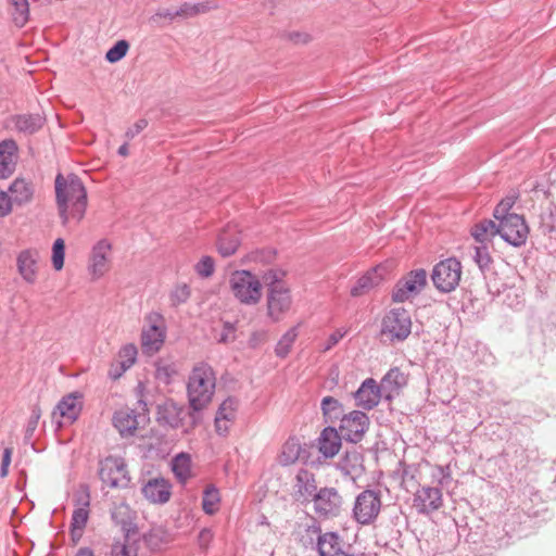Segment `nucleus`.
Returning a JSON list of instances; mask_svg holds the SVG:
<instances>
[{
	"mask_svg": "<svg viewBox=\"0 0 556 556\" xmlns=\"http://www.w3.org/2000/svg\"><path fill=\"white\" fill-rule=\"evenodd\" d=\"M130 541H126L123 544L115 543L112 546V556H137V549H132L129 546Z\"/></svg>",
	"mask_w": 556,
	"mask_h": 556,
	"instance_id": "obj_53",
	"label": "nucleus"
},
{
	"mask_svg": "<svg viewBox=\"0 0 556 556\" xmlns=\"http://www.w3.org/2000/svg\"><path fill=\"white\" fill-rule=\"evenodd\" d=\"M416 471L417 470L413 466L404 465L401 484L406 491H409V486L414 488L417 484Z\"/></svg>",
	"mask_w": 556,
	"mask_h": 556,
	"instance_id": "obj_51",
	"label": "nucleus"
},
{
	"mask_svg": "<svg viewBox=\"0 0 556 556\" xmlns=\"http://www.w3.org/2000/svg\"><path fill=\"white\" fill-rule=\"evenodd\" d=\"M214 260L211 256H203L195 265V271L199 276L207 278L214 273Z\"/></svg>",
	"mask_w": 556,
	"mask_h": 556,
	"instance_id": "obj_50",
	"label": "nucleus"
},
{
	"mask_svg": "<svg viewBox=\"0 0 556 556\" xmlns=\"http://www.w3.org/2000/svg\"><path fill=\"white\" fill-rule=\"evenodd\" d=\"M176 13H177V16H188V15L197 14L198 10L195 7L185 3L179 8V10H176Z\"/></svg>",
	"mask_w": 556,
	"mask_h": 556,
	"instance_id": "obj_59",
	"label": "nucleus"
},
{
	"mask_svg": "<svg viewBox=\"0 0 556 556\" xmlns=\"http://www.w3.org/2000/svg\"><path fill=\"white\" fill-rule=\"evenodd\" d=\"M540 229L544 235L556 230V206L548 205L540 215Z\"/></svg>",
	"mask_w": 556,
	"mask_h": 556,
	"instance_id": "obj_42",
	"label": "nucleus"
},
{
	"mask_svg": "<svg viewBox=\"0 0 556 556\" xmlns=\"http://www.w3.org/2000/svg\"><path fill=\"white\" fill-rule=\"evenodd\" d=\"M305 533H306V535L301 538V542L305 546L313 545L314 542H315V535L316 534H313L312 532L311 533L305 532Z\"/></svg>",
	"mask_w": 556,
	"mask_h": 556,
	"instance_id": "obj_63",
	"label": "nucleus"
},
{
	"mask_svg": "<svg viewBox=\"0 0 556 556\" xmlns=\"http://www.w3.org/2000/svg\"><path fill=\"white\" fill-rule=\"evenodd\" d=\"M70 534H71V540H72L73 545H76L80 541V539L83 536V529L73 528L71 526L70 527Z\"/></svg>",
	"mask_w": 556,
	"mask_h": 556,
	"instance_id": "obj_62",
	"label": "nucleus"
},
{
	"mask_svg": "<svg viewBox=\"0 0 556 556\" xmlns=\"http://www.w3.org/2000/svg\"><path fill=\"white\" fill-rule=\"evenodd\" d=\"M98 475L100 480L110 488H127L130 477L122 457L108 456L99 462Z\"/></svg>",
	"mask_w": 556,
	"mask_h": 556,
	"instance_id": "obj_8",
	"label": "nucleus"
},
{
	"mask_svg": "<svg viewBox=\"0 0 556 556\" xmlns=\"http://www.w3.org/2000/svg\"><path fill=\"white\" fill-rule=\"evenodd\" d=\"M186 410L173 400H166L156 407V421L160 426L177 429L182 426Z\"/></svg>",
	"mask_w": 556,
	"mask_h": 556,
	"instance_id": "obj_19",
	"label": "nucleus"
},
{
	"mask_svg": "<svg viewBox=\"0 0 556 556\" xmlns=\"http://www.w3.org/2000/svg\"><path fill=\"white\" fill-rule=\"evenodd\" d=\"M65 242L58 238L52 245V265L55 270H61L64 266Z\"/></svg>",
	"mask_w": 556,
	"mask_h": 556,
	"instance_id": "obj_45",
	"label": "nucleus"
},
{
	"mask_svg": "<svg viewBox=\"0 0 556 556\" xmlns=\"http://www.w3.org/2000/svg\"><path fill=\"white\" fill-rule=\"evenodd\" d=\"M299 336L298 327L290 328L278 341L275 348L276 356L285 358L291 351V348Z\"/></svg>",
	"mask_w": 556,
	"mask_h": 556,
	"instance_id": "obj_39",
	"label": "nucleus"
},
{
	"mask_svg": "<svg viewBox=\"0 0 556 556\" xmlns=\"http://www.w3.org/2000/svg\"><path fill=\"white\" fill-rule=\"evenodd\" d=\"M75 556H94V553L90 547H80Z\"/></svg>",
	"mask_w": 556,
	"mask_h": 556,
	"instance_id": "obj_64",
	"label": "nucleus"
},
{
	"mask_svg": "<svg viewBox=\"0 0 556 556\" xmlns=\"http://www.w3.org/2000/svg\"><path fill=\"white\" fill-rule=\"evenodd\" d=\"M370 426L369 417L362 410H352L342 416L339 431L343 440L351 443H358L363 440Z\"/></svg>",
	"mask_w": 556,
	"mask_h": 556,
	"instance_id": "obj_11",
	"label": "nucleus"
},
{
	"mask_svg": "<svg viewBox=\"0 0 556 556\" xmlns=\"http://www.w3.org/2000/svg\"><path fill=\"white\" fill-rule=\"evenodd\" d=\"M342 434L338 429L328 426L323 429L318 438V450L326 458H332L341 447Z\"/></svg>",
	"mask_w": 556,
	"mask_h": 556,
	"instance_id": "obj_25",
	"label": "nucleus"
},
{
	"mask_svg": "<svg viewBox=\"0 0 556 556\" xmlns=\"http://www.w3.org/2000/svg\"><path fill=\"white\" fill-rule=\"evenodd\" d=\"M149 327L142 330L141 344L142 349L148 354H153L160 351L165 340V328L161 327L163 324V316L159 313H151L147 317Z\"/></svg>",
	"mask_w": 556,
	"mask_h": 556,
	"instance_id": "obj_14",
	"label": "nucleus"
},
{
	"mask_svg": "<svg viewBox=\"0 0 556 556\" xmlns=\"http://www.w3.org/2000/svg\"><path fill=\"white\" fill-rule=\"evenodd\" d=\"M283 276L285 271L280 269H269L265 273L263 278L269 290L274 289L275 287H286V283L282 281Z\"/></svg>",
	"mask_w": 556,
	"mask_h": 556,
	"instance_id": "obj_49",
	"label": "nucleus"
},
{
	"mask_svg": "<svg viewBox=\"0 0 556 556\" xmlns=\"http://www.w3.org/2000/svg\"><path fill=\"white\" fill-rule=\"evenodd\" d=\"M40 416H41V410H40L39 406H34L31 409V415H30L27 426H26V430H25L26 439H30L33 437V434L38 426Z\"/></svg>",
	"mask_w": 556,
	"mask_h": 556,
	"instance_id": "obj_52",
	"label": "nucleus"
},
{
	"mask_svg": "<svg viewBox=\"0 0 556 556\" xmlns=\"http://www.w3.org/2000/svg\"><path fill=\"white\" fill-rule=\"evenodd\" d=\"M220 502L219 491L213 484L205 488L202 497V509L207 515H214L218 510Z\"/></svg>",
	"mask_w": 556,
	"mask_h": 556,
	"instance_id": "obj_38",
	"label": "nucleus"
},
{
	"mask_svg": "<svg viewBox=\"0 0 556 556\" xmlns=\"http://www.w3.org/2000/svg\"><path fill=\"white\" fill-rule=\"evenodd\" d=\"M84 506L85 507L76 508L73 511L71 520V526L73 528H79L83 530L85 529L89 518V510L86 508L89 506V495H87V500L85 501Z\"/></svg>",
	"mask_w": 556,
	"mask_h": 556,
	"instance_id": "obj_46",
	"label": "nucleus"
},
{
	"mask_svg": "<svg viewBox=\"0 0 556 556\" xmlns=\"http://www.w3.org/2000/svg\"><path fill=\"white\" fill-rule=\"evenodd\" d=\"M443 505L442 491L439 488L422 486L414 495V506L422 515H429Z\"/></svg>",
	"mask_w": 556,
	"mask_h": 556,
	"instance_id": "obj_16",
	"label": "nucleus"
},
{
	"mask_svg": "<svg viewBox=\"0 0 556 556\" xmlns=\"http://www.w3.org/2000/svg\"><path fill=\"white\" fill-rule=\"evenodd\" d=\"M216 377L213 368L206 363L197 365L188 380L187 391L191 412V427H195L200 421L198 413L204 409L214 395Z\"/></svg>",
	"mask_w": 556,
	"mask_h": 556,
	"instance_id": "obj_2",
	"label": "nucleus"
},
{
	"mask_svg": "<svg viewBox=\"0 0 556 556\" xmlns=\"http://www.w3.org/2000/svg\"><path fill=\"white\" fill-rule=\"evenodd\" d=\"M137 348L135 344H126L118 353V362L122 366V371H126L136 362Z\"/></svg>",
	"mask_w": 556,
	"mask_h": 556,
	"instance_id": "obj_43",
	"label": "nucleus"
},
{
	"mask_svg": "<svg viewBox=\"0 0 556 556\" xmlns=\"http://www.w3.org/2000/svg\"><path fill=\"white\" fill-rule=\"evenodd\" d=\"M83 394L78 391L63 396L58 403L53 415L59 412L60 416L66 418L70 422L78 419L83 409Z\"/></svg>",
	"mask_w": 556,
	"mask_h": 556,
	"instance_id": "obj_23",
	"label": "nucleus"
},
{
	"mask_svg": "<svg viewBox=\"0 0 556 556\" xmlns=\"http://www.w3.org/2000/svg\"><path fill=\"white\" fill-rule=\"evenodd\" d=\"M13 454L12 447H5L2 454L1 468H0V477L5 478L9 473V466L11 464V458Z\"/></svg>",
	"mask_w": 556,
	"mask_h": 556,
	"instance_id": "obj_57",
	"label": "nucleus"
},
{
	"mask_svg": "<svg viewBox=\"0 0 556 556\" xmlns=\"http://www.w3.org/2000/svg\"><path fill=\"white\" fill-rule=\"evenodd\" d=\"M230 288L235 296L243 304H256L262 296L258 278L249 270H236L230 277Z\"/></svg>",
	"mask_w": 556,
	"mask_h": 556,
	"instance_id": "obj_4",
	"label": "nucleus"
},
{
	"mask_svg": "<svg viewBox=\"0 0 556 556\" xmlns=\"http://www.w3.org/2000/svg\"><path fill=\"white\" fill-rule=\"evenodd\" d=\"M111 243L103 239L92 249V274L102 276L106 270V252L111 250Z\"/></svg>",
	"mask_w": 556,
	"mask_h": 556,
	"instance_id": "obj_31",
	"label": "nucleus"
},
{
	"mask_svg": "<svg viewBox=\"0 0 556 556\" xmlns=\"http://www.w3.org/2000/svg\"><path fill=\"white\" fill-rule=\"evenodd\" d=\"M147 126H148V121L146 118H140L131 127H129L127 129V131L125 132V137L128 140H131L137 135H139Z\"/></svg>",
	"mask_w": 556,
	"mask_h": 556,
	"instance_id": "obj_55",
	"label": "nucleus"
},
{
	"mask_svg": "<svg viewBox=\"0 0 556 556\" xmlns=\"http://www.w3.org/2000/svg\"><path fill=\"white\" fill-rule=\"evenodd\" d=\"M410 331V315L404 307L392 308L382 319L381 336L388 337L390 342L404 341Z\"/></svg>",
	"mask_w": 556,
	"mask_h": 556,
	"instance_id": "obj_6",
	"label": "nucleus"
},
{
	"mask_svg": "<svg viewBox=\"0 0 556 556\" xmlns=\"http://www.w3.org/2000/svg\"><path fill=\"white\" fill-rule=\"evenodd\" d=\"M389 273L387 264H379L364 274L351 289L352 296H361L379 286Z\"/></svg>",
	"mask_w": 556,
	"mask_h": 556,
	"instance_id": "obj_17",
	"label": "nucleus"
},
{
	"mask_svg": "<svg viewBox=\"0 0 556 556\" xmlns=\"http://www.w3.org/2000/svg\"><path fill=\"white\" fill-rule=\"evenodd\" d=\"M427 285V271L424 268L410 270L393 287L391 299L394 303H404L419 294Z\"/></svg>",
	"mask_w": 556,
	"mask_h": 556,
	"instance_id": "obj_9",
	"label": "nucleus"
},
{
	"mask_svg": "<svg viewBox=\"0 0 556 556\" xmlns=\"http://www.w3.org/2000/svg\"><path fill=\"white\" fill-rule=\"evenodd\" d=\"M407 379L403 371L399 367L391 368L382 378L381 384L379 386L382 391H399L401 388L406 386ZM387 400H392V394L386 395Z\"/></svg>",
	"mask_w": 556,
	"mask_h": 556,
	"instance_id": "obj_30",
	"label": "nucleus"
},
{
	"mask_svg": "<svg viewBox=\"0 0 556 556\" xmlns=\"http://www.w3.org/2000/svg\"><path fill=\"white\" fill-rule=\"evenodd\" d=\"M292 300L289 288L275 287L268 290L267 294V309L268 315L274 320H279L280 317L289 311Z\"/></svg>",
	"mask_w": 556,
	"mask_h": 556,
	"instance_id": "obj_18",
	"label": "nucleus"
},
{
	"mask_svg": "<svg viewBox=\"0 0 556 556\" xmlns=\"http://www.w3.org/2000/svg\"><path fill=\"white\" fill-rule=\"evenodd\" d=\"M129 49L128 41L122 39L114 43L113 47H111L105 54V59L110 63H116L121 61L127 53Z\"/></svg>",
	"mask_w": 556,
	"mask_h": 556,
	"instance_id": "obj_44",
	"label": "nucleus"
},
{
	"mask_svg": "<svg viewBox=\"0 0 556 556\" xmlns=\"http://www.w3.org/2000/svg\"><path fill=\"white\" fill-rule=\"evenodd\" d=\"M471 235L476 241L483 243L496 235L501 236L500 223L496 224L492 219H482L473 226Z\"/></svg>",
	"mask_w": 556,
	"mask_h": 556,
	"instance_id": "obj_33",
	"label": "nucleus"
},
{
	"mask_svg": "<svg viewBox=\"0 0 556 556\" xmlns=\"http://www.w3.org/2000/svg\"><path fill=\"white\" fill-rule=\"evenodd\" d=\"M142 539L146 546L155 552L160 551L168 542V533L162 527H154L144 533Z\"/></svg>",
	"mask_w": 556,
	"mask_h": 556,
	"instance_id": "obj_36",
	"label": "nucleus"
},
{
	"mask_svg": "<svg viewBox=\"0 0 556 556\" xmlns=\"http://www.w3.org/2000/svg\"><path fill=\"white\" fill-rule=\"evenodd\" d=\"M16 130L25 135H34L46 124V117L41 114H18L13 117Z\"/></svg>",
	"mask_w": 556,
	"mask_h": 556,
	"instance_id": "obj_26",
	"label": "nucleus"
},
{
	"mask_svg": "<svg viewBox=\"0 0 556 556\" xmlns=\"http://www.w3.org/2000/svg\"><path fill=\"white\" fill-rule=\"evenodd\" d=\"M111 518L116 526L121 527L126 541L138 534V527L135 522V511L127 504L115 506L111 513Z\"/></svg>",
	"mask_w": 556,
	"mask_h": 556,
	"instance_id": "obj_21",
	"label": "nucleus"
},
{
	"mask_svg": "<svg viewBox=\"0 0 556 556\" xmlns=\"http://www.w3.org/2000/svg\"><path fill=\"white\" fill-rule=\"evenodd\" d=\"M519 194L513 192L506 195L501 202L495 206L493 216L496 220L503 219L504 217H508V215H514L515 213H510L509 211L515 205Z\"/></svg>",
	"mask_w": 556,
	"mask_h": 556,
	"instance_id": "obj_41",
	"label": "nucleus"
},
{
	"mask_svg": "<svg viewBox=\"0 0 556 556\" xmlns=\"http://www.w3.org/2000/svg\"><path fill=\"white\" fill-rule=\"evenodd\" d=\"M462 277V264L455 257L439 262L432 270L431 279L434 287L442 293L456 289Z\"/></svg>",
	"mask_w": 556,
	"mask_h": 556,
	"instance_id": "obj_7",
	"label": "nucleus"
},
{
	"mask_svg": "<svg viewBox=\"0 0 556 556\" xmlns=\"http://www.w3.org/2000/svg\"><path fill=\"white\" fill-rule=\"evenodd\" d=\"M294 489V500L303 505L312 503L319 491L315 475L304 468L295 476Z\"/></svg>",
	"mask_w": 556,
	"mask_h": 556,
	"instance_id": "obj_15",
	"label": "nucleus"
},
{
	"mask_svg": "<svg viewBox=\"0 0 556 556\" xmlns=\"http://www.w3.org/2000/svg\"><path fill=\"white\" fill-rule=\"evenodd\" d=\"M381 506V491L366 489L355 498L353 517L357 523L368 526L377 519L380 514Z\"/></svg>",
	"mask_w": 556,
	"mask_h": 556,
	"instance_id": "obj_5",
	"label": "nucleus"
},
{
	"mask_svg": "<svg viewBox=\"0 0 556 556\" xmlns=\"http://www.w3.org/2000/svg\"><path fill=\"white\" fill-rule=\"evenodd\" d=\"M382 396V390L375 379L367 378L354 393L356 405L365 410L375 408Z\"/></svg>",
	"mask_w": 556,
	"mask_h": 556,
	"instance_id": "obj_20",
	"label": "nucleus"
},
{
	"mask_svg": "<svg viewBox=\"0 0 556 556\" xmlns=\"http://www.w3.org/2000/svg\"><path fill=\"white\" fill-rule=\"evenodd\" d=\"M314 513L321 519H330L341 514L343 497L333 486L319 488L317 496L312 502Z\"/></svg>",
	"mask_w": 556,
	"mask_h": 556,
	"instance_id": "obj_10",
	"label": "nucleus"
},
{
	"mask_svg": "<svg viewBox=\"0 0 556 556\" xmlns=\"http://www.w3.org/2000/svg\"><path fill=\"white\" fill-rule=\"evenodd\" d=\"M11 5L14 8L12 12L13 21L16 26L23 27L29 15V4L27 0H10Z\"/></svg>",
	"mask_w": 556,
	"mask_h": 556,
	"instance_id": "obj_40",
	"label": "nucleus"
},
{
	"mask_svg": "<svg viewBox=\"0 0 556 556\" xmlns=\"http://www.w3.org/2000/svg\"><path fill=\"white\" fill-rule=\"evenodd\" d=\"M37 252L25 250L17 256V268L22 277L29 283L36 280Z\"/></svg>",
	"mask_w": 556,
	"mask_h": 556,
	"instance_id": "obj_29",
	"label": "nucleus"
},
{
	"mask_svg": "<svg viewBox=\"0 0 556 556\" xmlns=\"http://www.w3.org/2000/svg\"><path fill=\"white\" fill-rule=\"evenodd\" d=\"M9 191L12 204L15 203L20 206L30 202L34 197L33 184L23 178H16L9 187Z\"/></svg>",
	"mask_w": 556,
	"mask_h": 556,
	"instance_id": "obj_28",
	"label": "nucleus"
},
{
	"mask_svg": "<svg viewBox=\"0 0 556 556\" xmlns=\"http://www.w3.org/2000/svg\"><path fill=\"white\" fill-rule=\"evenodd\" d=\"M235 332H236L235 325L229 323V321H225L224 323V327H223V331L220 333V337H219L218 341L220 343L233 342L236 340Z\"/></svg>",
	"mask_w": 556,
	"mask_h": 556,
	"instance_id": "obj_54",
	"label": "nucleus"
},
{
	"mask_svg": "<svg viewBox=\"0 0 556 556\" xmlns=\"http://www.w3.org/2000/svg\"><path fill=\"white\" fill-rule=\"evenodd\" d=\"M212 538H213V534L210 529H207V528L202 529L199 533L200 546H202V547L206 546L208 544V542L212 540Z\"/></svg>",
	"mask_w": 556,
	"mask_h": 556,
	"instance_id": "obj_60",
	"label": "nucleus"
},
{
	"mask_svg": "<svg viewBox=\"0 0 556 556\" xmlns=\"http://www.w3.org/2000/svg\"><path fill=\"white\" fill-rule=\"evenodd\" d=\"M498 222L501 238L504 241L516 248L526 244L530 229L522 215H508V217H504Z\"/></svg>",
	"mask_w": 556,
	"mask_h": 556,
	"instance_id": "obj_12",
	"label": "nucleus"
},
{
	"mask_svg": "<svg viewBox=\"0 0 556 556\" xmlns=\"http://www.w3.org/2000/svg\"><path fill=\"white\" fill-rule=\"evenodd\" d=\"M312 523L306 525L304 530L307 533L317 534V551L319 556H342L345 552L341 547V539L337 532L321 533L319 522L312 517Z\"/></svg>",
	"mask_w": 556,
	"mask_h": 556,
	"instance_id": "obj_13",
	"label": "nucleus"
},
{
	"mask_svg": "<svg viewBox=\"0 0 556 556\" xmlns=\"http://www.w3.org/2000/svg\"><path fill=\"white\" fill-rule=\"evenodd\" d=\"M17 151V144L14 140H3L0 142V178L5 179L14 170L13 155Z\"/></svg>",
	"mask_w": 556,
	"mask_h": 556,
	"instance_id": "obj_27",
	"label": "nucleus"
},
{
	"mask_svg": "<svg viewBox=\"0 0 556 556\" xmlns=\"http://www.w3.org/2000/svg\"><path fill=\"white\" fill-rule=\"evenodd\" d=\"M302 453H305V450L302 448L299 439L289 438L282 446L281 464L285 466L294 464L302 457Z\"/></svg>",
	"mask_w": 556,
	"mask_h": 556,
	"instance_id": "obj_35",
	"label": "nucleus"
},
{
	"mask_svg": "<svg viewBox=\"0 0 556 556\" xmlns=\"http://www.w3.org/2000/svg\"><path fill=\"white\" fill-rule=\"evenodd\" d=\"M124 372H125V371H122V366H121L119 362L117 361V365H114V364H112V365H111V368H110V370H109V376H110L112 379L116 380V379H118V378H119Z\"/></svg>",
	"mask_w": 556,
	"mask_h": 556,
	"instance_id": "obj_61",
	"label": "nucleus"
},
{
	"mask_svg": "<svg viewBox=\"0 0 556 556\" xmlns=\"http://www.w3.org/2000/svg\"><path fill=\"white\" fill-rule=\"evenodd\" d=\"M191 295L190 288L187 283L177 285L170 293L173 306L186 303Z\"/></svg>",
	"mask_w": 556,
	"mask_h": 556,
	"instance_id": "obj_47",
	"label": "nucleus"
},
{
	"mask_svg": "<svg viewBox=\"0 0 556 556\" xmlns=\"http://www.w3.org/2000/svg\"><path fill=\"white\" fill-rule=\"evenodd\" d=\"M55 202L59 216L63 226L75 220L77 224L84 218L87 208V190L81 179L70 174L64 177L58 174L55 177Z\"/></svg>",
	"mask_w": 556,
	"mask_h": 556,
	"instance_id": "obj_1",
	"label": "nucleus"
},
{
	"mask_svg": "<svg viewBox=\"0 0 556 556\" xmlns=\"http://www.w3.org/2000/svg\"><path fill=\"white\" fill-rule=\"evenodd\" d=\"M149 420V409L142 400L138 401L137 408L123 407L116 410L112 419L122 437L134 435L136 430L148 424Z\"/></svg>",
	"mask_w": 556,
	"mask_h": 556,
	"instance_id": "obj_3",
	"label": "nucleus"
},
{
	"mask_svg": "<svg viewBox=\"0 0 556 556\" xmlns=\"http://www.w3.org/2000/svg\"><path fill=\"white\" fill-rule=\"evenodd\" d=\"M320 408L326 424L341 421L342 416L345 415L342 403L332 396H325L321 400Z\"/></svg>",
	"mask_w": 556,
	"mask_h": 556,
	"instance_id": "obj_32",
	"label": "nucleus"
},
{
	"mask_svg": "<svg viewBox=\"0 0 556 556\" xmlns=\"http://www.w3.org/2000/svg\"><path fill=\"white\" fill-rule=\"evenodd\" d=\"M240 242L237 225L228 224L218 235L217 250L223 257H228L237 252Z\"/></svg>",
	"mask_w": 556,
	"mask_h": 556,
	"instance_id": "obj_24",
	"label": "nucleus"
},
{
	"mask_svg": "<svg viewBox=\"0 0 556 556\" xmlns=\"http://www.w3.org/2000/svg\"><path fill=\"white\" fill-rule=\"evenodd\" d=\"M170 483L166 479L159 477L149 479L142 485L141 491L143 496L151 503L165 504L170 498Z\"/></svg>",
	"mask_w": 556,
	"mask_h": 556,
	"instance_id": "obj_22",
	"label": "nucleus"
},
{
	"mask_svg": "<svg viewBox=\"0 0 556 556\" xmlns=\"http://www.w3.org/2000/svg\"><path fill=\"white\" fill-rule=\"evenodd\" d=\"M343 336H344V333L341 332L340 330H336L334 332H332L328 337V339H327L325 345L323 346L321 351L323 352H327V351L331 350L334 345H337L339 343V341L343 338Z\"/></svg>",
	"mask_w": 556,
	"mask_h": 556,
	"instance_id": "obj_58",
	"label": "nucleus"
},
{
	"mask_svg": "<svg viewBox=\"0 0 556 556\" xmlns=\"http://www.w3.org/2000/svg\"><path fill=\"white\" fill-rule=\"evenodd\" d=\"M12 212V201L5 191L0 190V217H4Z\"/></svg>",
	"mask_w": 556,
	"mask_h": 556,
	"instance_id": "obj_56",
	"label": "nucleus"
},
{
	"mask_svg": "<svg viewBox=\"0 0 556 556\" xmlns=\"http://www.w3.org/2000/svg\"><path fill=\"white\" fill-rule=\"evenodd\" d=\"M172 470L179 483L186 484L191 477V458L186 453H180L172 460Z\"/></svg>",
	"mask_w": 556,
	"mask_h": 556,
	"instance_id": "obj_34",
	"label": "nucleus"
},
{
	"mask_svg": "<svg viewBox=\"0 0 556 556\" xmlns=\"http://www.w3.org/2000/svg\"><path fill=\"white\" fill-rule=\"evenodd\" d=\"M473 260L482 273L488 270L493 262L486 245L476 248Z\"/></svg>",
	"mask_w": 556,
	"mask_h": 556,
	"instance_id": "obj_48",
	"label": "nucleus"
},
{
	"mask_svg": "<svg viewBox=\"0 0 556 556\" xmlns=\"http://www.w3.org/2000/svg\"><path fill=\"white\" fill-rule=\"evenodd\" d=\"M238 407V400L235 397H227L219 406L215 417V428L220 432V421H231L235 419V414Z\"/></svg>",
	"mask_w": 556,
	"mask_h": 556,
	"instance_id": "obj_37",
	"label": "nucleus"
}]
</instances>
